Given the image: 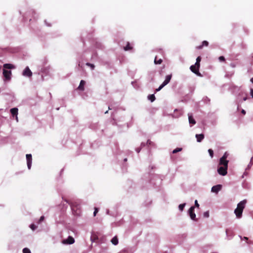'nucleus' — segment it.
<instances>
[{
  "label": "nucleus",
  "instance_id": "1",
  "mask_svg": "<svg viewBox=\"0 0 253 253\" xmlns=\"http://www.w3.org/2000/svg\"><path fill=\"white\" fill-rule=\"evenodd\" d=\"M246 203L247 201L244 200L238 204L237 207L234 211V213L237 218H240L242 217L243 211L245 207Z\"/></svg>",
  "mask_w": 253,
  "mask_h": 253
},
{
  "label": "nucleus",
  "instance_id": "2",
  "mask_svg": "<svg viewBox=\"0 0 253 253\" xmlns=\"http://www.w3.org/2000/svg\"><path fill=\"white\" fill-rule=\"evenodd\" d=\"M172 75H167L166 77L165 80L164 82L162 83V84L157 89H156L155 92L159 91L160 90H161L165 85L168 84L169 82H170L171 79Z\"/></svg>",
  "mask_w": 253,
  "mask_h": 253
},
{
  "label": "nucleus",
  "instance_id": "3",
  "mask_svg": "<svg viewBox=\"0 0 253 253\" xmlns=\"http://www.w3.org/2000/svg\"><path fill=\"white\" fill-rule=\"evenodd\" d=\"M172 75H167L166 77L165 80L164 82L162 83V84L157 89H156L155 92L159 91L160 90H161L165 85L168 84L169 82H170L171 79Z\"/></svg>",
  "mask_w": 253,
  "mask_h": 253
},
{
  "label": "nucleus",
  "instance_id": "4",
  "mask_svg": "<svg viewBox=\"0 0 253 253\" xmlns=\"http://www.w3.org/2000/svg\"><path fill=\"white\" fill-rule=\"evenodd\" d=\"M227 158V154L226 153H224L223 156L220 159L219 165L221 166H228V161L226 160Z\"/></svg>",
  "mask_w": 253,
  "mask_h": 253
},
{
  "label": "nucleus",
  "instance_id": "5",
  "mask_svg": "<svg viewBox=\"0 0 253 253\" xmlns=\"http://www.w3.org/2000/svg\"><path fill=\"white\" fill-rule=\"evenodd\" d=\"M228 166H220L217 169L218 173L221 175H225L227 173Z\"/></svg>",
  "mask_w": 253,
  "mask_h": 253
},
{
  "label": "nucleus",
  "instance_id": "6",
  "mask_svg": "<svg viewBox=\"0 0 253 253\" xmlns=\"http://www.w3.org/2000/svg\"><path fill=\"white\" fill-rule=\"evenodd\" d=\"M71 207L73 212L75 214L77 215H80L81 211L80 209L78 208L77 206L75 205L74 203H71Z\"/></svg>",
  "mask_w": 253,
  "mask_h": 253
},
{
  "label": "nucleus",
  "instance_id": "7",
  "mask_svg": "<svg viewBox=\"0 0 253 253\" xmlns=\"http://www.w3.org/2000/svg\"><path fill=\"white\" fill-rule=\"evenodd\" d=\"M195 207L194 206L191 207L188 211V213L190 218L194 220L197 221V219L196 218V214L194 212Z\"/></svg>",
  "mask_w": 253,
  "mask_h": 253
},
{
  "label": "nucleus",
  "instance_id": "8",
  "mask_svg": "<svg viewBox=\"0 0 253 253\" xmlns=\"http://www.w3.org/2000/svg\"><path fill=\"white\" fill-rule=\"evenodd\" d=\"M22 75L24 76L31 77L32 76V72L28 67H26L23 71Z\"/></svg>",
  "mask_w": 253,
  "mask_h": 253
},
{
  "label": "nucleus",
  "instance_id": "9",
  "mask_svg": "<svg viewBox=\"0 0 253 253\" xmlns=\"http://www.w3.org/2000/svg\"><path fill=\"white\" fill-rule=\"evenodd\" d=\"M190 69L193 73H195L197 76H201V74L199 72V69L197 68L194 65L191 66Z\"/></svg>",
  "mask_w": 253,
  "mask_h": 253
},
{
  "label": "nucleus",
  "instance_id": "10",
  "mask_svg": "<svg viewBox=\"0 0 253 253\" xmlns=\"http://www.w3.org/2000/svg\"><path fill=\"white\" fill-rule=\"evenodd\" d=\"M3 75L4 78L7 80H9L11 78V72L9 70H6L5 69H3Z\"/></svg>",
  "mask_w": 253,
  "mask_h": 253
},
{
  "label": "nucleus",
  "instance_id": "11",
  "mask_svg": "<svg viewBox=\"0 0 253 253\" xmlns=\"http://www.w3.org/2000/svg\"><path fill=\"white\" fill-rule=\"evenodd\" d=\"M26 159L27 163V166L29 169H30L32 166V158L31 154L26 155Z\"/></svg>",
  "mask_w": 253,
  "mask_h": 253
},
{
  "label": "nucleus",
  "instance_id": "12",
  "mask_svg": "<svg viewBox=\"0 0 253 253\" xmlns=\"http://www.w3.org/2000/svg\"><path fill=\"white\" fill-rule=\"evenodd\" d=\"M18 111V110L17 108H12L10 109V113H11V115L13 117L15 116V118H16L17 122L18 121V117H17Z\"/></svg>",
  "mask_w": 253,
  "mask_h": 253
},
{
  "label": "nucleus",
  "instance_id": "13",
  "mask_svg": "<svg viewBox=\"0 0 253 253\" xmlns=\"http://www.w3.org/2000/svg\"><path fill=\"white\" fill-rule=\"evenodd\" d=\"M222 188L221 185L218 184L217 185L213 186L211 188V192L217 193Z\"/></svg>",
  "mask_w": 253,
  "mask_h": 253
},
{
  "label": "nucleus",
  "instance_id": "14",
  "mask_svg": "<svg viewBox=\"0 0 253 253\" xmlns=\"http://www.w3.org/2000/svg\"><path fill=\"white\" fill-rule=\"evenodd\" d=\"M85 84V82L84 80H81L80 84L78 87V89L79 90L84 91V90Z\"/></svg>",
  "mask_w": 253,
  "mask_h": 253
},
{
  "label": "nucleus",
  "instance_id": "15",
  "mask_svg": "<svg viewBox=\"0 0 253 253\" xmlns=\"http://www.w3.org/2000/svg\"><path fill=\"white\" fill-rule=\"evenodd\" d=\"M188 116L189 124L192 125L196 124V121L193 118L192 115L191 114L189 113L188 114Z\"/></svg>",
  "mask_w": 253,
  "mask_h": 253
},
{
  "label": "nucleus",
  "instance_id": "16",
  "mask_svg": "<svg viewBox=\"0 0 253 253\" xmlns=\"http://www.w3.org/2000/svg\"><path fill=\"white\" fill-rule=\"evenodd\" d=\"M74 239L71 236H69L67 239L64 241V243L68 244H72L74 243Z\"/></svg>",
  "mask_w": 253,
  "mask_h": 253
},
{
  "label": "nucleus",
  "instance_id": "17",
  "mask_svg": "<svg viewBox=\"0 0 253 253\" xmlns=\"http://www.w3.org/2000/svg\"><path fill=\"white\" fill-rule=\"evenodd\" d=\"M195 136L197 139V141L198 142H201L205 137V136L203 134H196Z\"/></svg>",
  "mask_w": 253,
  "mask_h": 253
},
{
  "label": "nucleus",
  "instance_id": "18",
  "mask_svg": "<svg viewBox=\"0 0 253 253\" xmlns=\"http://www.w3.org/2000/svg\"><path fill=\"white\" fill-rule=\"evenodd\" d=\"M111 241V243L114 245H117L118 244V239L117 236L114 237Z\"/></svg>",
  "mask_w": 253,
  "mask_h": 253
},
{
  "label": "nucleus",
  "instance_id": "19",
  "mask_svg": "<svg viewBox=\"0 0 253 253\" xmlns=\"http://www.w3.org/2000/svg\"><path fill=\"white\" fill-rule=\"evenodd\" d=\"M208 45H209V42L206 41H204L202 42V44L198 46L197 48L202 49L204 46H208Z\"/></svg>",
  "mask_w": 253,
  "mask_h": 253
},
{
  "label": "nucleus",
  "instance_id": "20",
  "mask_svg": "<svg viewBox=\"0 0 253 253\" xmlns=\"http://www.w3.org/2000/svg\"><path fill=\"white\" fill-rule=\"evenodd\" d=\"M132 46H130L129 43L127 42L126 45L124 47V49L125 50L127 51L132 50Z\"/></svg>",
  "mask_w": 253,
  "mask_h": 253
},
{
  "label": "nucleus",
  "instance_id": "21",
  "mask_svg": "<svg viewBox=\"0 0 253 253\" xmlns=\"http://www.w3.org/2000/svg\"><path fill=\"white\" fill-rule=\"evenodd\" d=\"M163 62V60L162 59H158L157 57L156 56L154 59V63L155 64H161Z\"/></svg>",
  "mask_w": 253,
  "mask_h": 253
},
{
  "label": "nucleus",
  "instance_id": "22",
  "mask_svg": "<svg viewBox=\"0 0 253 253\" xmlns=\"http://www.w3.org/2000/svg\"><path fill=\"white\" fill-rule=\"evenodd\" d=\"M3 67L5 69H11L13 68V66L10 64H4L3 65Z\"/></svg>",
  "mask_w": 253,
  "mask_h": 253
},
{
  "label": "nucleus",
  "instance_id": "23",
  "mask_svg": "<svg viewBox=\"0 0 253 253\" xmlns=\"http://www.w3.org/2000/svg\"><path fill=\"white\" fill-rule=\"evenodd\" d=\"M148 98L149 100H150L151 101V102H153L155 101L156 98H155V96L154 95V94H150L148 96Z\"/></svg>",
  "mask_w": 253,
  "mask_h": 253
},
{
  "label": "nucleus",
  "instance_id": "24",
  "mask_svg": "<svg viewBox=\"0 0 253 253\" xmlns=\"http://www.w3.org/2000/svg\"><path fill=\"white\" fill-rule=\"evenodd\" d=\"M182 148H176V149H175L174 150H173L172 151V153L173 154H175V153H176L178 152H180L182 150Z\"/></svg>",
  "mask_w": 253,
  "mask_h": 253
},
{
  "label": "nucleus",
  "instance_id": "25",
  "mask_svg": "<svg viewBox=\"0 0 253 253\" xmlns=\"http://www.w3.org/2000/svg\"><path fill=\"white\" fill-rule=\"evenodd\" d=\"M185 205H186V204H185V203H184V204H180V205H179V207H179V209L180 211H182L183 210V209H184V208L185 206Z\"/></svg>",
  "mask_w": 253,
  "mask_h": 253
},
{
  "label": "nucleus",
  "instance_id": "26",
  "mask_svg": "<svg viewBox=\"0 0 253 253\" xmlns=\"http://www.w3.org/2000/svg\"><path fill=\"white\" fill-rule=\"evenodd\" d=\"M86 65L90 67L92 70H93L95 68V66L93 64H91L90 63H86Z\"/></svg>",
  "mask_w": 253,
  "mask_h": 253
},
{
  "label": "nucleus",
  "instance_id": "27",
  "mask_svg": "<svg viewBox=\"0 0 253 253\" xmlns=\"http://www.w3.org/2000/svg\"><path fill=\"white\" fill-rule=\"evenodd\" d=\"M208 152L209 153V154H210L211 157V158H213V151L212 149H209L208 150Z\"/></svg>",
  "mask_w": 253,
  "mask_h": 253
},
{
  "label": "nucleus",
  "instance_id": "28",
  "mask_svg": "<svg viewBox=\"0 0 253 253\" xmlns=\"http://www.w3.org/2000/svg\"><path fill=\"white\" fill-rule=\"evenodd\" d=\"M23 253H31V251L28 248H24L23 250Z\"/></svg>",
  "mask_w": 253,
  "mask_h": 253
},
{
  "label": "nucleus",
  "instance_id": "29",
  "mask_svg": "<svg viewBox=\"0 0 253 253\" xmlns=\"http://www.w3.org/2000/svg\"><path fill=\"white\" fill-rule=\"evenodd\" d=\"M30 228L32 229V230H35V229H37V226L35 225L34 224H32L31 225H30Z\"/></svg>",
  "mask_w": 253,
  "mask_h": 253
},
{
  "label": "nucleus",
  "instance_id": "30",
  "mask_svg": "<svg viewBox=\"0 0 253 253\" xmlns=\"http://www.w3.org/2000/svg\"><path fill=\"white\" fill-rule=\"evenodd\" d=\"M204 216L205 217H209V211H205L204 213Z\"/></svg>",
  "mask_w": 253,
  "mask_h": 253
},
{
  "label": "nucleus",
  "instance_id": "31",
  "mask_svg": "<svg viewBox=\"0 0 253 253\" xmlns=\"http://www.w3.org/2000/svg\"><path fill=\"white\" fill-rule=\"evenodd\" d=\"M218 59L221 62L224 61L225 60L224 57L223 56H221L219 57Z\"/></svg>",
  "mask_w": 253,
  "mask_h": 253
},
{
  "label": "nucleus",
  "instance_id": "32",
  "mask_svg": "<svg viewBox=\"0 0 253 253\" xmlns=\"http://www.w3.org/2000/svg\"><path fill=\"white\" fill-rule=\"evenodd\" d=\"M44 219V216H42L40 219L39 220V221H38V223H41V222H42V221H43V220Z\"/></svg>",
  "mask_w": 253,
  "mask_h": 253
},
{
  "label": "nucleus",
  "instance_id": "33",
  "mask_svg": "<svg viewBox=\"0 0 253 253\" xmlns=\"http://www.w3.org/2000/svg\"><path fill=\"white\" fill-rule=\"evenodd\" d=\"M194 65H195L197 68H198L200 69V63L196 62L195 64H194Z\"/></svg>",
  "mask_w": 253,
  "mask_h": 253
},
{
  "label": "nucleus",
  "instance_id": "34",
  "mask_svg": "<svg viewBox=\"0 0 253 253\" xmlns=\"http://www.w3.org/2000/svg\"><path fill=\"white\" fill-rule=\"evenodd\" d=\"M98 208H94V212H93V215H94V216H95V215H96V213L98 212Z\"/></svg>",
  "mask_w": 253,
  "mask_h": 253
},
{
  "label": "nucleus",
  "instance_id": "35",
  "mask_svg": "<svg viewBox=\"0 0 253 253\" xmlns=\"http://www.w3.org/2000/svg\"><path fill=\"white\" fill-rule=\"evenodd\" d=\"M201 61V57L198 56L196 59V62L200 63Z\"/></svg>",
  "mask_w": 253,
  "mask_h": 253
},
{
  "label": "nucleus",
  "instance_id": "36",
  "mask_svg": "<svg viewBox=\"0 0 253 253\" xmlns=\"http://www.w3.org/2000/svg\"><path fill=\"white\" fill-rule=\"evenodd\" d=\"M153 144V143L150 140H148L147 142V144L148 145H151Z\"/></svg>",
  "mask_w": 253,
  "mask_h": 253
},
{
  "label": "nucleus",
  "instance_id": "37",
  "mask_svg": "<svg viewBox=\"0 0 253 253\" xmlns=\"http://www.w3.org/2000/svg\"><path fill=\"white\" fill-rule=\"evenodd\" d=\"M195 207H197V208H199V204L198 203V201L197 200H195Z\"/></svg>",
  "mask_w": 253,
  "mask_h": 253
},
{
  "label": "nucleus",
  "instance_id": "38",
  "mask_svg": "<svg viewBox=\"0 0 253 253\" xmlns=\"http://www.w3.org/2000/svg\"><path fill=\"white\" fill-rule=\"evenodd\" d=\"M251 95L253 98V89H251Z\"/></svg>",
  "mask_w": 253,
  "mask_h": 253
},
{
  "label": "nucleus",
  "instance_id": "39",
  "mask_svg": "<svg viewBox=\"0 0 253 253\" xmlns=\"http://www.w3.org/2000/svg\"><path fill=\"white\" fill-rule=\"evenodd\" d=\"M248 99V97L246 95V96H245L244 98H243V100L244 101H246Z\"/></svg>",
  "mask_w": 253,
  "mask_h": 253
},
{
  "label": "nucleus",
  "instance_id": "40",
  "mask_svg": "<svg viewBox=\"0 0 253 253\" xmlns=\"http://www.w3.org/2000/svg\"><path fill=\"white\" fill-rule=\"evenodd\" d=\"M241 113L245 115L246 114V111L244 110H242V111H241Z\"/></svg>",
  "mask_w": 253,
  "mask_h": 253
},
{
  "label": "nucleus",
  "instance_id": "41",
  "mask_svg": "<svg viewBox=\"0 0 253 253\" xmlns=\"http://www.w3.org/2000/svg\"><path fill=\"white\" fill-rule=\"evenodd\" d=\"M251 163L253 164V156L251 158V162H250Z\"/></svg>",
  "mask_w": 253,
  "mask_h": 253
},
{
  "label": "nucleus",
  "instance_id": "42",
  "mask_svg": "<svg viewBox=\"0 0 253 253\" xmlns=\"http://www.w3.org/2000/svg\"><path fill=\"white\" fill-rule=\"evenodd\" d=\"M244 239L245 240H246V241L248 240V237H244Z\"/></svg>",
  "mask_w": 253,
  "mask_h": 253
},
{
  "label": "nucleus",
  "instance_id": "43",
  "mask_svg": "<svg viewBox=\"0 0 253 253\" xmlns=\"http://www.w3.org/2000/svg\"><path fill=\"white\" fill-rule=\"evenodd\" d=\"M251 82L253 84V77L251 79Z\"/></svg>",
  "mask_w": 253,
  "mask_h": 253
},
{
  "label": "nucleus",
  "instance_id": "44",
  "mask_svg": "<svg viewBox=\"0 0 253 253\" xmlns=\"http://www.w3.org/2000/svg\"><path fill=\"white\" fill-rule=\"evenodd\" d=\"M136 151H137V152L138 153H139V151H140V150H138H138H137Z\"/></svg>",
  "mask_w": 253,
  "mask_h": 253
},
{
  "label": "nucleus",
  "instance_id": "45",
  "mask_svg": "<svg viewBox=\"0 0 253 253\" xmlns=\"http://www.w3.org/2000/svg\"><path fill=\"white\" fill-rule=\"evenodd\" d=\"M108 113V111H106L105 112V114H106V113Z\"/></svg>",
  "mask_w": 253,
  "mask_h": 253
},
{
  "label": "nucleus",
  "instance_id": "46",
  "mask_svg": "<svg viewBox=\"0 0 253 253\" xmlns=\"http://www.w3.org/2000/svg\"><path fill=\"white\" fill-rule=\"evenodd\" d=\"M126 160H127V159H125L124 160V161H126Z\"/></svg>",
  "mask_w": 253,
  "mask_h": 253
}]
</instances>
